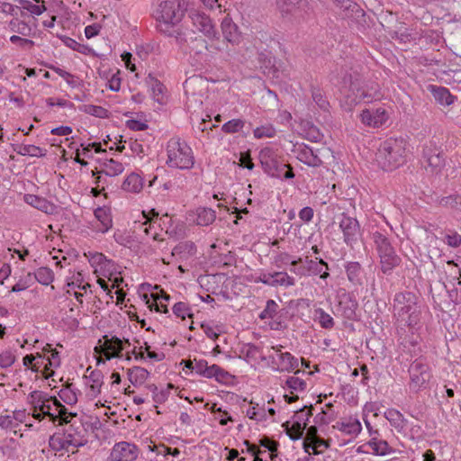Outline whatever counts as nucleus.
Listing matches in <instances>:
<instances>
[{"instance_id":"f257e3e1","label":"nucleus","mask_w":461,"mask_h":461,"mask_svg":"<svg viewBox=\"0 0 461 461\" xmlns=\"http://www.w3.org/2000/svg\"><path fill=\"white\" fill-rule=\"evenodd\" d=\"M185 16L181 0H161L158 4L154 17L158 30L163 35L173 38L178 50L189 55L196 63L205 60V50L209 46L205 39L196 35L195 32L178 25Z\"/></svg>"},{"instance_id":"f03ea898","label":"nucleus","mask_w":461,"mask_h":461,"mask_svg":"<svg viewBox=\"0 0 461 461\" xmlns=\"http://www.w3.org/2000/svg\"><path fill=\"white\" fill-rule=\"evenodd\" d=\"M62 432H56L49 438V446L54 451H69L70 447L77 448L87 443L86 430L84 425L76 418L69 422H64Z\"/></svg>"},{"instance_id":"7ed1b4c3","label":"nucleus","mask_w":461,"mask_h":461,"mask_svg":"<svg viewBox=\"0 0 461 461\" xmlns=\"http://www.w3.org/2000/svg\"><path fill=\"white\" fill-rule=\"evenodd\" d=\"M258 160L265 174L272 178L293 179V167L285 162L282 151L272 146H266L259 150Z\"/></svg>"},{"instance_id":"20e7f679","label":"nucleus","mask_w":461,"mask_h":461,"mask_svg":"<svg viewBox=\"0 0 461 461\" xmlns=\"http://www.w3.org/2000/svg\"><path fill=\"white\" fill-rule=\"evenodd\" d=\"M406 155L407 141L402 138H390L380 144L375 159L382 169L390 171L403 164Z\"/></svg>"},{"instance_id":"39448f33","label":"nucleus","mask_w":461,"mask_h":461,"mask_svg":"<svg viewBox=\"0 0 461 461\" xmlns=\"http://www.w3.org/2000/svg\"><path fill=\"white\" fill-rule=\"evenodd\" d=\"M166 164L172 168L190 169L194 164V156L191 147L178 137L171 138L166 147Z\"/></svg>"},{"instance_id":"423d86ee","label":"nucleus","mask_w":461,"mask_h":461,"mask_svg":"<svg viewBox=\"0 0 461 461\" xmlns=\"http://www.w3.org/2000/svg\"><path fill=\"white\" fill-rule=\"evenodd\" d=\"M373 240L380 258L382 272L385 275L391 274L393 268L400 265V257L396 254L388 238L382 232H374Z\"/></svg>"},{"instance_id":"0eeeda50","label":"nucleus","mask_w":461,"mask_h":461,"mask_svg":"<svg viewBox=\"0 0 461 461\" xmlns=\"http://www.w3.org/2000/svg\"><path fill=\"white\" fill-rule=\"evenodd\" d=\"M409 388L412 393H419L429 387L433 377L431 367L424 357L416 358L409 367Z\"/></svg>"},{"instance_id":"6e6552de","label":"nucleus","mask_w":461,"mask_h":461,"mask_svg":"<svg viewBox=\"0 0 461 461\" xmlns=\"http://www.w3.org/2000/svg\"><path fill=\"white\" fill-rule=\"evenodd\" d=\"M421 162L431 173H438L444 167L445 159L441 147L437 145L435 140H430L423 144Z\"/></svg>"},{"instance_id":"1a4fd4ad","label":"nucleus","mask_w":461,"mask_h":461,"mask_svg":"<svg viewBox=\"0 0 461 461\" xmlns=\"http://www.w3.org/2000/svg\"><path fill=\"white\" fill-rule=\"evenodd\" d=\"M381 97V94L378 91V86H362L357 80L350 83L349 93L347 95L348 103L349 105H355L358 103H371L374 100H377Z\"/></svg>"},{"instance_id":"9d476101","label":"nucleus","mask_w":461,"mask_h":461,"mask_svg":"<svg viewBox=\"0 0 461 461\" xmlns=\"http://www.w3.org/2000/svg\"><path fill=\"white\" fill-rule=\"evenodd\" d=\"M188 17L193 26L206 38L210 40L219 39L220 34L209 15L197 10H192L189 12Z\"/></svg>"},{"instance_id":"9b49d317","label":"nucleus","mask_w":461,"mask_h":461,"mask_svg":"<svg viewBox=\"0 0 461 461\" xmlns=\"http://www.w3.org/2000/svg\"><path fill=\"white\" fill-rule=\"evenodd\" d=\"M125 344L131 345L128 339L124 341L117 337L109 338L107 335L103 337V343L95 348V351L103 355L106 360L112 358L121 357L122 350L125 348Z\"/></svg>"},{"instance_id":"f8f14e48","label":"nucleus","mask_w":461,"mask_h":461,"mask_svg":"<svg viewBox=\"0 0 461 461\" xmlns=\"http://www.w3.org/2000/svg\"><path fill=\"white\" fill-rule=\"evenodd\" d=\"M339 229L343 233L344 242L350 247L357 243L360 236V225L356 218L341 214Z\"/></svg>"},{"instance_id":"ddd939ff","label":"nucleus","mask_w":461,"mask_h":461,"mask_svg":"<svg viewBox=\"0 0 461 461\" xmlns=\"http://www.w3.org/2000/svg\"><path fill=\"white\" fill-rule=\"evenodd\" d=\"M95 219L88 223V228L96 233H106L113 227L111 211L107 207H97L94 211Z\"/></svg>"},{"instance_id":"4468645a","label":"nucleus","mask_w":461,"mask_h":461,"mask_svg":"<svg viewBox=\"0 0 461 461\" xmlns=\"http://www.w3.org/2000/svg\"><path fill=\"white\" fill-rule=\"evenodd\" d=\"M85 384L86 385V396L90 400H94L101 394L102 387L104 385V374L102 371L91 367L86 369V375L84 376Z\"/></svg>"},{"instance_id":"2eb2a0df","label":"nucleus","mask_w":461,"mask_h":461,"mask_svg":"<svg viewBox=\"0 0 461 461\" xmlns=\"http://www.w3.org/2000/svg\"><path fill=\"white\" fill-rule=\"evenodd\" d=\"M44 409L48 412H52V423L57 425H63L64 422H69L77 418V413L68 411L67 408L55 397L52 396V401L45 404Z\"/></svg>"},{"instance_id":"dca6fc26","label":"nucleus","mask_w":461,"mask_h":461,"mask_svg":"<svg viewBox=\"0 0 461 461\" xmlns=\"http://www.w3.org/2000/svg\"><path fill=\"white\" fill-rule=\"evenodd\" d=\"M282 348L281 345L272 347V350L278 357V362L272 361L276 365L273 369L280 372H292L298 366V360L290 352H282ZM269 357L274 359L273 356H269Z\"/></svg>"},{"instance_id":"f3484780","label":"nucleus","mask_w":461,"mask_h":461,"mask_svg":"<svg viewBox=\"0 0 461 461\" xmlns=\"http://www.w3.org/2000/svg\"><path fill=\"white\" fill-rule=\"evenodd\" d=\"M138 454V447L134 444L122 441L113 446L109 458L110 461H133Z\"/></svg>"},{"instance_id":"a211bd4d","label":"nucleus","mask_w":461,"mask_h":461,"mask_svg":"<svg viewBox=\"0 0 461 461\" xmlns=\"http://www.w3.org/2000/svg\"><path fill=\"white\" fill-rule=\"evenodd\" d=\"M357 307L358 303L354 296L349 293L344 292L339 295L337 314L346 320L354 321L357 318Z\"/></svg>"},{"instance_id":"6ab92c4d","label":"nucleus","mask_w":461,"mask_h":461,"mask_svg":"<svg viewBox=\"0 0 461 461\" xmlns=\"http://www.w3.org/2000/svg\"><path fill=\"white\" fill-rule=\"evenodd\" d=\"M394 302V307L400 319H404L407 314H410L411 311H416L420 307L416 303L415 295L411 293L397 294Z\"/></svg>"},{"instance_id":"aec40b11","label":"nucleus","mask_w":461,"mask_h":461,"mask_svg":"<svg viewBox=\"0 0 461 461\" xmlns=\"http://www.w3.org/2000/svg\"><path fill=\"white\" fill-rule=\"evenodd\" d=\"M361 122L369 127L378 128L388 120V113L384 108L365 109L360 114Z\"/></svg>"},{"instance_id":"412c9836","label":"nucleus","mask_w":461,"mask_h":461,"mask_svg":"<svg viewBox=\"0 0 461 461\" xmlns=\"http://www.w3.org/2000/svg\"><path fill=\"white\" fill-rule=\"evenodd\" d=\"M50 401H52V396L42 391L35 390L31 392L27 397V402L31 406V416L33 419H39L41 417L40 410L44 409L46 407L45 404Z\"/></svg>"},{"instance_id":"4be33fe9","label":"nucleus","mask_w":461,"mask_h":461,"mask_svg":"<svg viewBox=\"0 0 461 461\" xmlns=\"http://www.w3.org/2000/svg\"><path fill=\"white\" fill-rule=\"evenodd\" d=\"M333 429L342 433L356 438L362 430V425L358 419L353 417L343 418L333 425Z\"/></svg>"},{"instance_id":"5701e85b","label":"nucleus","mask_w":461,"mask_h":461,"mask_svg":"<svg viewBox=\"0 0 461 461\" xmlns=\"http://www.w3.org/2000/svg\"><path fill=\"white\" fill-rule=\"evenodd\" d=\"M222 35L228 42L235 45L240 42L241 35L239 27L229 16L223 18L221 23Z\"/></svg>"},{"instance_id":"b1692460","label":"nucleus","mask_w":461,"mask_h":461,"mask_svg":"<svg viewBox=\"0 0 461 461\" xmlns=\"http://www.w3.org/2000/svg\"><path fill=\"white\" fill-rule=\"evenodd\" d=\"M193 221L198 226H209L212 224L216 219V212L208 207H198L190 214Z\"/></svg>"},{"instance_id":"393cba45","label":"nucleus","mask_w":461,"mask_h":461,"mask_svg":"<svg viewBox=\"0 0 461 461\" xmlns=\"http://www.w3.org/2000/svg\"><path fill=\"white\" fill-rule=\"evenodd\" d=\"M296 158L309 167H319L322 163L320 157L307 145H302L297 148Z\"/></svg>"},{"instance_id":"a878e982","label":"nucleus","mask_w":461,"mask_h":461,"mask_svg":"<svg viewBox=\"0 0 461 461\" xmlns=\"http://www.w3.org/2000/svg\"><path fill=\"white\" fill-rule=\"evenodd\" d=\"M23 200L27 204L45 213L52 214L55 211V205L43 197L32 194H26L23 197Z\"/></svg>"},{"instance_id":"bb28decb","label":"nucleus","mask_w":461,"mask_h":461,"mask_svg":"<svg viewBox=\"0 0 461 461\" xmlns=\"http://www.w3.org/2000/svg\"><path fill=\"white\" fill-rule=\"evenodd\" d=\"M302 0H276V9L283 18L295 19Z\"/></svg>"},{"instance_id":"cd10ccee","label":"nucleus","mask_w":461,"mask_h":461,"mask_svg":"<svg viewBox=\"0 0 461 461\" xmlns=\"http://www.w3.org/2000/svg\"><path fill=\"white\" fill-rule=\"evenodd\" d=\"M366 446L372 449V453L376 456H386L394 452V449L384 439L372 437Z\"/></svg>"},{"instance_id":"c85d7f7f","label":"nucleus","mask_w":461,"mask_h":461,"mask_svg":"<svg viewBox=\"0 0 461 461\" xmlns=\"http://www.w3.org/2000/svg\"><path fill=\"white\" fill-rule=\"evenodd\" d=\"M348 279L354 285H363V269L358 262H348L345 265Z\"/></svg>"},{"instance_id":"c756f323","label":"nucleus","mask_w":461,"mask_h":461,"mask_svg":"<svg viewBox=\"0 0 461 461\" xmlns=\"http://www.w3.org/2000/svg\"><path fill=\"white\" fill-rule=\"evenodd\" d=\"M47 357L45 356V352L37 353L35 363L32 366V371L34 373H41V375L46 378H50L54 375V371L50 369V366H47Z\"/></svg>"},{"instance_id":"7c9ffc66","label":"nucleus","mask_w":461,"mask_h":461,"mask_svg":"<svg viewBox=\"0 0 461 461\" xmlns=\"http://www.w3.org/2000/svg\"><path fill=\"white\" fill-rule=\"evenodd\" d=\"M431 93L435 100L441 105H450L455 101V96L451 95L449 90L443 86H430Z\"/></svg>"},{"instance_id":"2f4dec72","label":"nucleus","mask_w":461,"mask_h":461,"mask_svg":"<svg viewBox=\"0 0 461 461\" xmlns=\"http://www.w3.org/2000/svg\"><path fill=\"white\" fill-rule=\"evenodd\" d=\"M305 263L307 266L308 275H320L321 279H326L330 276V274L327 271L322 273L321 266H324L327 269L329 268L328 264L323 259L316 258V260H313L309 259L307 257L305 259Z\"/></svg>"},{"instance_id":"473e14b6","label":"nucleus","mask_w":461,"mask_h":461,"mask_svg":"<svg viewBox=\"0 0 461 461\" xmlns=\"http://www.w3.org/2000/svg\"><path fill=\"white\" fill-rule=\"evenodd\" d=\"M127 374H128V378H129L130 382L134 386H139V385L143 384L147 381V379L149 375V371L141 366H133V367L128 369Z\"/></svg>"},{"instance_id":"72a5a7b5","label":"nucleus","mask_w":461,"mask_h":461,"mask_svg":"<svg viewBox=\"0 0 461 461\" xmlns=\"http://www.w3.org/2000/svg\"><path fill=\"white\" fill-rule=\"evenodd\" d=\"M143 187V180L140 175L131 173L122 185V188L126 192L139 193Z\"/></svg>"},{"instance_id":"f704fd0d","label":"nucleus","mask_w":461,"mask_h":461,"mask_svg":"<svg viewBox=\"0 0 461 461\" xmlns=\"http://www.w3.org/2000/svg\"><path fill=\"white\" fill-rule=\"evenodd\" d=\"M151 213V218L144 214V218L146 220L140 224V229L146 236H151L154 240H159L158 234L157 232H152V230L155 228V224H157L158 213L156 212L155 210H152Z\"/></svg>"},{"instance_id":"c9c22d12","label":"nucleus","mask_w":461,"mask_h":461,"mask_svg":"<svg viewBox=\"0 0 461 461\" xmlns=\"http://www.w3.org/2000/svg\"><path fill=\"white\" fill-rule=\"evenodd\" d=\"M124 170V167L121 162H118L113 158L106 159L103 163V169L101 170V173H104L105 176H116L120 174H122Z\"/></svg>"},{"instance_id":"e433bc0d","label":"nucleus","mask_w":461,"mask_h":461,"mask_svg":"<svg viewBox=\"0 0 461 461\" xmlns=\"http://www.w3.org/2000/svg\"><path fill=\"white\" fill-rule=\"evenodd\" d=\"M420 309L418 307L416 311H411L410 314H407L404 319H401L410 328L412 333L418 331L420 329Z\"/></svg>"},{"instance_id":"4c0bfd02","label":"nucleus","mask_w":461,"mask_h":461,"mask_svg":"<svg viewBox=\"0 0 461 461\" xmlns=\"http://www.w3.org/2000/svg\"><path fill=\"white\" fill-rule=\"evenodd\" d=\"M34 277L40 284L49 285L54 280V273L50 268L41 267L35 271Z\"/></svg>"},{"instance_id":"58836bf2","label":"nucleus","mask_w":461,"mask_h":461,"mask_svg":"<svg viewBox=\"0 0 461 461\" xmlns=\"http://www.w3.org/2000/svg\"><path fill=\"white\" fill-rule=\"evenodd\" d=\"M99 271L102 272L104 277H107L110 281H113L112 288L118 287L120 283L122 282V277L114 276L113 278V276L117 272L116 266L113 261H112V266H102ZM95 272H98V270L96 269Z\"/></svg>"},{"instance_id":"ea45409f","label":"nucleus","mask_w":461,"mask_h":461,"mask_svg":"<svg viewBox=\"0 0 461 461\" xmlns=\"http://www.w3.org/2000/svg\"><path fill=\"white\" fill-rule=\"evenodd\" d=\"M274 287H290L295 285V279L286 272H274Z\"/></svg>"},{"instance_id":"a19ab883","label":"nucleus","mask_w":461,"mask_h":461,"mask_svg":"<svg viewBox=\"0 0 461 461\" xmlns=\"http://www.w3.org/2000/svg\"><path fill=\"white\" fill-rule=\"evenodd\" d=\"M80 111L102 119L107 118L109 116V111L107 109L104 108L103 106L95 104H84L80 107Z\"/></svg>"},{"instance_id":"79ce46f5","label":"nucleus","mask_w":461,"mask_h":461,"mask_svg":"<svg viewBox=\"0 0 461 461\" xmlns=\"http://www.w3.org/2000/svg\"><path fill=\"white\" fill-rule=\"evenodd\" d=\"M245 126V121L242 119H232L222 124L221 131L227 134L240 132Z\"/></svg>"},{"instance_id":"37998d69","label":"nucleus","mask_w":461,"mask_h":461,"mask_svg":"<svg viewBox=\"0 0 461 461\" xmlns=\"http://www.w3.org/2000/svg\"><path fill=\"white\" fill-rule=\"evenodd\" d=\"M285 385L290 390L291 394L295 392H303L306 389V382L295 375L288 377Z\"/></svg>"},{"instance_id":"c03bdc74","label":"nucleus","mask_w":461,"mask_h":461,"mask_svg":"<svg viewBox=\"0 0 461 461\" xmlns=\"http://www.w3.org/2000/svg\"><path fill=\"white\" fill-rule=\"evenodd\" d=\"M208 378H214L219 383H227L231 375L219 366L213 364L211 366V372Z\"/></svg>"},{"instance_id":"a18cd8bd","label":"nucleus","mask_w":461,"mask_h":461,"mask_svg":"<svg viewBox=\"0 0 461 461\" xmlns=\"http://www.w3.org/2000/svg\"><path fill=\"white\" fill-rule=\"evenodd\" d=\"M315 315L321 328L330 330L334 327L333 318L329 313H327L323 309L319 308L315 310Z\"/></svg>"},{"instance_id":"49530a36","label":"nucleus","mask_w":461,"mask_h":461,"mask_svg":"<svg viewBox=\"0 0 461 461\" xmlns=\"http://www.w3.org/2000/svg\"><path fill=\"white\" fill-rule=\"evenodd\" d=\"M17 153L22 156L31 157H43L46 154L45 150L41 148L31 144L22 145Z\"/></svg>"},{"instance_id":"de8ad7c7","label":"nucleus","mask_w":461,"mask_h":461,"mask_svg":"<svg viewBox=\"0 0 461 461\" xmlns=\"http://www.w3.org/2000/svg\"><path fill=\"white\" fill-rule=\"evenodd\" d=\"M43 351L50 354L46 357L48 362L46 365L50 366V371L60 366L59 354L56 349H53L50 344H47L46 347H44Z\"/></svg>"},{"instance_id":"09e8293b","label":"nucleus","mask_w":461,"mask_h":461,"mask_svg":"<svg viewBox=\"0 0 461 461\" xmlns=\"http://www.w3.org/2000/svg\"><path fill=\"white\" fill-rule=\"evenodd\" d=\"M276 133V131L272 124L261 125L253 131L256 139L273 138Z\"/></svg>"},{"instance_id":"8fccbe9b","label":"nucleus","mask_w":461,"mask_h":461,"mask_svg":"<svg viewBox=\"0 0 461 461\" xmlns=\"http://www.w3.org/2000/svg\"><path fill=\"white\" fill-rule=\"evenodd\" d=\"M10 30L14 32L19 33L23 36H29L31 34V27L24 22L18 19H14L9 23Z\"/></svg>"},{"instance_id":"3c124183","label":"nucleus","mask_w":461,"mask_h":461,"mask_svg":"<svg viewBox=\"0 0 461 461\" xmlns=\"http://www.w3.org/2000/svg\"><path fill=\"white\" fill-rule=\"evenodd\" d=\"M19 4L23 9L30 12L32 15H41L46 11L44 5H35L29 0H19Z\"/></svg>"},{"instance_id":"603ef678","label":"nucleus","mask_w":461,"mask_h":461,"mask_svg":"<svg viewBox=\"0 0 461 461\" xmlns=\"http://www.w3.org/2000/svg\"><path fill=\"white\" fill-rule=\"evenodd\" d=\"M173 313L176 316L181 318L182 320H185V317L192 318L193 313L191 308L188 306L187 303L183 302H178L175 303L173 306Z\"/></svg>"},{"instance_id":"864d4df0","label":"nucleus","mask_w":461,"mask_h":461,"mask_svg":"<svg viewBox=\"0 0 461 461\" xmlns=\"http://www.w3.org/2000/svg\"><path fill=\"white\" fill-rule=\"evenodd\" d=\"M278 304L272 299L267 301V304L265 309L260 312L259 318L262 320L265 319H273L277 312Z\"/></svg>"},{"instance_id":"5fc2aeb1","label":"nucleus","mask_w":461,"mask_h":461,"mask_svg":"<svg viewBox=\"0 0 461 461\" xmlns=\"http://www.w3.org/2000/svg\"><path fill=\"white\" fill-rule=\"evenodd\" d=\"M77 393H80L79 390L73 389L70 384L66 390L60 391V397L65 402L74 404L77 402Z\"/></svg>"},{"instance_id":"6e6d98bb","label":"nucleus","mask_w":461,"mask_h":461,"mask_svg":"<svg viewBox=\"0 0 461 461\" xmlns=\"http://www.w3.org/2000/svg\"><path fill=\"white\" fill-rule=\"evenodd\" d=\"M194 372L196 374L208 378L211 372V366H208V362L204 359H194Z\"/></svg>"},{"instance_id":"4d7b16f0","label":"nucleus","mask_w":461,"mask_h":461,"mask_svg":"<svg viewBox=\"0 0 461 461\" xmlns=\"http://www.w3.org/2000/svg\"><path fill=\"white\" fill-rule=\"evenodd\" d=\"M321 447L327 448L329 445L324 439L318 437L309 445L304 444V451L309 455H318L320 452L317 448Z\"/></svg>"},{"instance_id":"13d9d810","label":"nucleus","mask_w":461,"mask_h":461,"mask_svg":"<svg viewBox=\"0 0 461 461\" xmlns=\"http://www.w3.org/2000/svg\"><path fill=\"white\" fill-rule=\"evenodd\" d=\"M312 96L314 101V103L321 109V110H328L329 107V102L327 101L326 97L322 94V91L320 89L313 88L312 90Z\"/></svg>"},{"instance_id":"bf43d9fd","label":"nucleus","mask_w":461,"mask_h":461,"mask_svg":"<svg viewBox=\"0 0 461 461\" xmlns=\"http://www.w3.org/2000/svg\"><path fill=\"white\" fill-rule=\"evenodd\" d=\"M149 389L152 392V393H153L152 398L156 403L161 404L167 401L168 394H169L168 391H167V390H159L158 391V387L155 384L149 385Z\"/></svg>"},{"instance_id":"052dcab7","label":"nucleus","mask_w":461,"mask_h":461,"mask_svg":"<svg viewBox=\"0 0 461 461\" xmlns=\"http://www.w3.org/2000/svg\"><path fill=\"white\" fill-rule=\"evenodd\" d=\"M305 423L303 426L301 425L300 422L296 421L293 423L290 429H287V435L290 437L292 440H296L302 438L305 427Z\"/></svg>"},{"instance_id":"680f3d73","label":"nucleus","mask_w":461,"mask_h":461,"mask_svg":"<svg viewBox=\"0 0 461 461\" xmlns=\"http://www.w3.org/2000/svg\"><path fill=\"white\" fill-rule=\"evenodd\" d=\"M460 195L451 194L442 197L439 201L440 205L450 208H459Z\"/></svg>"},{"instance_id":"e2e57ef3","label":"nucleus","mask_w":461,"mask_h":461,"mask_svg":"<svg viewBox=\"0 0 461 461\" xmlns=\"http://www.w3.org/2000/svg\"><path fill=\"white\" fill-rule=\"evenodd\" d=\"M302 262H303L302 258H298L291 261V266L293 267L290 268V271L299 276H308L307 266H298Z\"/></svg>"},{"instance_id":"0e129e2a","label":"nucleus","mask_w":461,"mask_h":461,"mask_svg":"<svg viewBox=\"0 0 461 461\" xmlns=\"http://www.w3.org/2000/svg\"><path fill=\"white\" fill-rule=\"evenodd\" d=\"M15 361V356L11 350H5L0 354V366L7 368Z\"/></svg>"},{"instance_id":"69168bd1","label":"nucleus","mask_w":461,"mask_h":461,"mask_svg":"<svg viewBox=\"0 0 461 461\" xmlns=\"http://www.w3.org/2000/svg\"><path fill=\"white\" fill-rule=\"evenodd\" d=\"M122 78L120 77V70L113 73L110 78H108L106 86L113 92H118L121 89Z\"/></svg>"},{"instance_id":"338daca9","label":"nucleus","mask_w":461,"mask_h":461,"mask_svg":"<svg viewBox=\"0 0 461 461\" xmlns=\"http://www.w3.org/2000/svg\"><path fill=\"white\" fill-rule=\"evenodd\" d=\"M260 445L264 447H266L270 453L269 456L271 458H273L275 456H276L277 452V447L278 443L275 440L270 439L267 437H265L260 439Z\"/></svg>"},{"instance_id":"774afa93","label":"nucleus","mask_w":461,"mask_h":461,"mask_svg":"<svg viewBox=\"0 0 461 461\" xmlns=\"http://www.w3.org/2000/svg\"><path fill=\"white\" fill-rule=\"evenodd\" d=\"M445 242L452 248H457L461 244V235L456 231H451L445 236Z\"/></svg>"}]
</instances>
